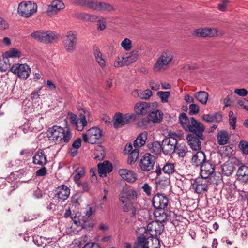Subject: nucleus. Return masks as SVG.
Returning <instances> with one entry per match:
<instances>
[{"instance_id": "1", "label": "nucleus", "mask_w": 248, "mask_h": 248, "mask_svg": "<svg viewBox=\"0 0 248 248\" xmlns=\"http://www.w3.org/2000/svg\"><path fill=\"white\" fill-rule=\"evenodd\" d=\"M79 118L74 114H69L70 123L72 126L77 130L81 131L84 127L87 125V122L92 121V116L90 112L84 108L79 109Z\"/></svg>"}, {"instance_id": "2", "label": "nucleus", "mask_w": 248, "mask_h": 248, "mask_svg": "<svg viewBox=\"0 0 248 248\" xmlns=\"http://www.w3.org/2000/svg\"><path fill=\"white\" fill-rule=\"evenodd\" d=\"M169 137L163 140L162 142V152L166 155H170L176 150L177 144V139H181L182 134L170 132Z\"/></svg>"}, {"instance_id": "3", "label": "nucleus", "mask_w": 248, "mask_h": 248, "mask_svg": "<svg viewBox=\"0 0 248 248\" xmlns=\"http://www.w3.org/2000/svg\"><path fill=\"white\" fill-rule=\"evenodd\" d=\"M37 4L31 1H22L19 4L17 13L21 16L29 18L37 12Z\"/></svg>"}, {"instance_id": "4", "label": "nucleus", "mask_w": 248, "mask_h": 248, "mask_svg": "<svg viewBox=\"0 0 248 248\" xmlns=\"http://www.w3.org/2000/svg\"><path fill=\"white\" fill-rule=\"evenodd\" d=\"M135 118V115L132 113L123 114L121 113H117L113 118L114 127L116 129L122 127L130 123L131 121H134Z\"/></svg>"}, {"instance_id": "5", "label": "nucleus", "mask_w": 248, "mask_h": 248, "mask_svg": "<svg viewBox=\"0 0 248 248\" xmlns=\"http://www.w3.org/2000/svg\"><path fill=\"white\" fill-rule=\"evenodd\" d=\"M31 36L37 41L46 44L51 43L56 38L55 33L50 31H37L32 33Z\"/></svg>"}, {"instance_id": "6", "label": "nucleus", "mask_w": 248, "mask_h": 248, "mask_svg": "<svg viewBox=\"0 0 248 248\" xmlns=\"http://www.w3.org/2000/svg\"><path fill=\"white\" fill-rule=\"evenodd\" d=\"M10 71L15 74H17L21 79H26L31 73V69L26 63H17L11 67Z\"/></svg>"}, {"instance_id": "7", "label": "nucleus", "mask_w": 248, "mask_h": 248, "mask_svg": "<svg viewBox=\"0 0 248 248\" xmlns=\"http://www.w3.org/2000/svg\"><path fill=\"white\" fill-rule=\"evenodd\" d=\"M101 131L97 127H92L89 129L86 133L82 134L84 142L92 144L96 143L101 137Z\"/></svg>"}, {"instance_id": "8", "label": "nucleus", "mask_w": 248, "mask_h": 248, "mask_svg": "<svg viewBox=\"0 0 248 248\" xmlns=\"http://www.w3.org/2000/svg\"><path fill=\"white\" fill-rule=\"evenodd\" d=\"M77 41V34L72 31L67 32L66 36L63 37L64 46L68 52L72 53L74 52L76 48Z\"/></svg>"}, {"instance_id": "9", "label": "nucleus", "mask_w": 248, "mask_h": 248, "mask_svg": "<svg viewBox=\"0 0 248 248\" xmlns=\"http://www.w3.org/2000/svg\"><path fill=\"white\" fill-rule=\"evenodd\" d=\"M155 157L150 154H145L140 161L141 169L148 171L153 169L155 163Z\"/></svg>"}, {"instance_id": "10", "label": "nucleus", "mask_w": 248, "mask_h": 248, "mask_svg": "<svg viewBox=\"0 0 248 248\" xmlns=\"http://www.w3.org/2000/svg\"><path fill=\"white\" fill-rule=\"evenodd\" d=\"M148 232L152 236L151 238L160 235L163 232L164 226L160 221H152L147 226Z\"/></svg>"}, {"instance_id": "11", "label": "nucleus", "mask_w": 248, "mask_h": 248, "mask_svg": "<svg viewBox=\"0 0 248 248\" xmlns=\"http://www.w3.org/2000/svg\"><path fill=\"white\" fill-rule=\"evenodd\" d=\"M154 207L159 210H163L168 204V199L164 194H157L152 200Z\"/></svg>"}, {"instance_id": "12", "label": "nucleus", "mask_w": 248, "mask_h": 248, "mask_svg": "<svg viewBox=\"0 0 248 248\" xmlns=\"http://www.w3.org/2000/svg\"><path fill=\"white\" fill-rule=\"evenodd\" d=\"M193 35L198 37H215L217 35L216 28H200L195 30Z\"/></svg>"}, {"instance_id": "13", "label": "nucleus", "mask_w": 248, "mask_h": 248, "mask_svg": "<svg viewBox=\"0 0 248 248\" xmlns=\"http://www.w3.org/2000/svg\"><path fill=\"white\" fill-rule=\"evenodd\" d=\"M192 188L195 192L198 194L207 191L208 189V183L206 180L202 178H198L194 180L192 183Z\"/></svg>"}, {"instance_id": "14", "label": "nucleus", "mask_w": 248, "mask_h": 248, "mask_svg": "<svg viewBox=\"0 0 248 248\" xmlns=\"http://www.w3.org/2000/svg\"><path fill=\"white\" fill-rule=\"evenodd\" d=\"M138 51L133 50L130 52L120 54L118 56L117 62H135L139 58Z\"/></svg>"}, {"instance_id": "15", "label": "nucleus", "mask_w": 248, "mask_h": 248, "mask_svg": "<svg viewBox=\"0 0 248 248\" xmlns=\"http://www.w3.org/2000/svg\"><path fill=\"white\" fill-rule=\"evenodd\" d=\"M151 110L150 103L146 102H137L134 107V110L138 115H145Z\"/></svg>"}, {"instance_id": "16", "label": "nucleus", "mask_w": 248, "mask_h": 248, "mask_svg": "<svg viewBox=\"0 0 248 248\" xmlns=\"http://www.w3.org/2000/svg\"><path fill=\"white\" fill-rule=\"evenodd\" d=\"M55 196L58 198L59 202H64L67 199L70 193V189L66 185H62L59 186L56 189Z\"/></svg>"}, {"instance_id": "17", "label": "nucleus", "mask_w": 248, "mask_h": 248, "mask_svg": "<svg viewBox=\"0 0 248 248\" xmlns=\"http://www.w3.org/2000/svg\"><path fill=\"white\" fill-rule=\"evenodd\" d=\"M64 8V3L61 0H54L48 6L46 14L48 16H52L58 13L60 10Z\"/></svg>"}, {"instance_id": "18", "label": "nucleus", "mask_w": 248, "mask_h": 248, "mask_svg": "<svg viewBox=\"0 0 248 248\" xmlns=\"http://www.w3.org/2000/svg\"><path fill=\"white\" fill-rule=\"evenodd\" d=\"M200 174L202 178L206 179L214 172V168L212 164L207 161L204 165L200 167Z\"/></svg>"}, {"instance_id": "19", "label": "nucleus", "mask_w": 248, "mask_h": 248, "mask_svg": "<svg viewBox=\"0 0 248 248\" xmlns=\"http://www.w3.org/2000/svg\"><path fill=\"white\" fill-rule=\"evenodd\" d=\"M92 9L102 12H111L114 10L113 6L108 3L93 0Z\"/></svg>"}, {"instance_id": "20", "label": "nucleus", "mask_w": 248, "mask_h": 248, "mask_svg": "<svg viewBox=\"0 0 248 248\" xmlns=\"http://www.w3.org/2000/svg\"><path fill=\"white\" fill-rule=\"evenodd\" d=\"M207 161L204 153L202 151L197 152L192 157V165L196 167H201L204 165Z\"/></svg>"}, {"instance_id": "21", "label": "nucleus", "mask_w": 248, "mask_h": 248, "mask_svg": "<svg viewBox=\"0 0 248 248\" xmlns=\"http://www.w3.org/2000/svg\"><path fill=\"white\" fill-rule=\"evenodd\" d=\"M33 163L34 164L42 166L46 164L47 163V156L44 152L41 150H38L36 152L33 157Z\"/></svg>"}, {"instance_id": "22", "label": "nucleus", "mask_w": 248, "mask_h": 248, "mask_svg": "<svg viewBox=\"0 0 248 248\" xmlns=\"http://www.w3.org/2000/svg\"><path fill=\"white\" fill-rule=\"evenodd\" d=\"M61 129V126L54 125L49 128L46 132L47 137L56 144H59V134Z\"/></svg>"}, {"instance_id": "23", "label": "nucleus", "mask_w": 248, "mask_h": 248, "mask_svg": "<svg viewBox=\"0 0 248 248\" xmlns=\"http://www.w3.org/2000/svg\"><path fill=\"white\" fill-rule=\"evenodd\" d=\"M98 170L101 177H105L107 173H108L112 170V164L108 161H105L103 163H99Z\"/></svg>"}, {"instance_id": "24", "label": "nucleus", "mask_w": 248, "mask_h": 248, "mask_svg": "<svg viewBox=\"0 0 248 248\" xmlns=\"http://www.w3.org/2000/svg\"><path fill=\"white\" fill-rule=\"evenodd\" d=\"M118 173L124 180L129 182H134L137 180L136 174L132 170L122 169L119 170Z\"/></svg>"}, {"instance_id": "25", "label": "nucleus", "mask_w": 248, "mask_h": 248, "mask_svg": "<svg viewBox=\"0 0 248 248\" xmlns=\"http://www.w3.org/2000/svg\"><path fill=\"white\" fill-rule=\"evenodd\" d=\"M186 139L190 148L194 151H198L201 149V141L203 139H200L198 137L187 136Z\"/></svg>"}, {"instance_id": "26", "label": "nucleus", "mask_w": 248, "mask_h": 248, "mask_svg": "<svg viewBox=\"0 0 248 248\" xmlns=\"http://www.w3.org/2000/svg\"><path fill=\"white\" fill-rule=\"evenodd\" d=\"M71 137L72 134L69 130L61 127L60 133L59 134V144L69 142Z\"/></svg>"}, {"instance_id": "27", "label": "nucleus", "mask_w": 248, "mask_h": 248, "mask_svg": "<svg viewBox=\"0 0 248 248\" xmlns=\"http://www.w3.org/2000/svg\"><path fill=\"white\" fill-rule=\"evenodd\" d=\"M237 180L242 183H246L248 181V167L246 166L240 167L236 174Z\"/></svg>"}, {"instance_id": "28", "label": "nucleus", "mask_w": 248, "mask_h": 248, "mask_svg": "<svg viewBox=\"0 0 248 248\" xmlns=\"http://www.w3.org/2000/svg\"><path fill=\"white\" fill-rule=\"evenodd\" d=\"M151 238H146L142 234L138 237L137 240L135 242L134 248H149V243Z\"/></svg>"}, {"instance_id": "29", "label": "nucleus", "mask_w": 248, "mask_h": 248, "mask_svg": "<svg viewBox=\"0 0 248 248\" xmlns=\"http://www.w3.org/2000/svg\"><path fill=\"white\" fill-rule=\"evenodd\" d=\"M163 119V113L159 110H156L149 113L147 116L148 122L154 123H159Z\"/></svg>"}, {"instance_id": "30", "label": "nucleus", "mask_w": 248, "mask_h": 248, "mask_svg": "<svg viewBox=\"0 0 248 248\" xmlns=\"http://www.w3.org/2000/svg\"><path fill=\"white\" fill-rule=\"evenodd\" d=\"M152 92L147 89L144 91L141 90H136L132 92V95L134 96H138L141 99L147 100L152 95Z\"/></svg>"}, {"instance_id": "31", "label": "nucleus", "mask_w": 248, "mask_h": 248, "mask_svg": "<svg viewBox=\"0 0 248 248\" xmlns=\"http://www.w3.org/2000/svg\"><path fill=\"white\" fill-rule=\"evenodd\" d=\"M202 119L208 123H217L222 121V117L220 113H216L213 115L204 114L202 116Z\"/></svg>"}, {"instance_id": "32", "label": "nucleus", "mask_w": 248, "mask_h": 248, "mask_svg": "<svg viewBox=\"0 0 248 248\" xmlns=\"http://www.w3.org/2000/svg\"><path fill=\"white\" fill-rule=\"evenodd\" d=\"M229 139V134L227 131L221 130L218 132L217 140L219 145H223L227 144Z\"/></svg>"}, {"instance_id": "33", "label": "nucleus", "mask_w": 248, "mask_h": 248, "mask_svg": "<svg viewBox=\"0 0 248 248\" xmlns=\"http://www.w3.org/2000/svg\"><path fill=\"white\" fill-rule=\"evenodd\" d=\"M147 140L146 132H143L140 134L134 140L133 145L135 149H138L145 144Z\"/></svg>"}, {"instance_id": "34", "label": "nucleus", "mask_w": 248, "mask_h": 248, "mask_svg": "<svg viewBox=\"0 0 248 248\" xmlns=\"http://www.w3.org/2000/svg\"><path fill=\"white\" fill-rule=\"evenodd\" d=\"M2 56L3 58L6 59L9 58H20L22 56V54L20 50L15 48H12L3 53Z\"/></svg>"}, {"instance_id": "35", "label": "nucleus", "mask_w": 248, "mask_h": 248, "mask_svg": "<svg viewBox=\"0 0 248 248\" xmlns=\"http://www.w3.org/2000/svg\"><path fill=\"white\" fill-rule=\"evenodd\" d=\"M235 170V167L231 162H226L222 166V171L223 174L230 176Z\"/></svg>"}, {"instance_id": "36", "label": "nucleus", "mask_w": 248, "mask_h": 248, "mask_svg": "<svg viewBox=\"0 0 248 248\" xmlns=\"http://www.w3.org/2000/svg\"><path fill=\"white\" fill-rule=\"evenodd\" d=\"M194 97L202 104H206L208 98V93L205 91H199L194 93Z\"/></svg>"}, {"instance_id": "37", "label": "nucleus", "mask_w": 248, "mask_h": 248, "mask_svg": "<svg viewBox=\"0 0 248 248\" xmlns=\"http://www.w3.org/2000/svg\"><path fill=\"white\" fill-rule=\"evenodd\" d=\"M179 119L182 127L186 130H187L190 125V119H189L186 114L184 112L180 114Z\"/></svg>"}, {"instance_id": "38", "label": "nucleus", "mask_w": 248, "mask_h": 248, "mask_svg": "<svg viewBox=\"0 0 248 248\" xmlns=\"http://www.w3.org/2000/svg\"><path fill=\"white\" fill-rule=\"evenodd\" d=\"M162 144L158 141H155L149 146V149L151 153L155 155H158L162 151Z\"/></svg>"}, {"instance_id": "39", "label": "nucleus", "mask_w": 248, "mask_h": 248, "mask_svg": "<svg viewBox=\"0 0 248 248\" xmlns=\"http://www.w3.org/2000/svg\"><path fill=\"white\" fill-rule=\"evenodd\" d=\"M173 59L171 52L164 51L156 62H171Z\"/></svg>"}, {"instance_id": "40", "label": "nucleus", "mask_w": 248, "mask_h": 248, "mask_svg": "<svg viewBox=\"0 0 248 248\" xmlns=\"http://www.w3.org/2000/svg\"><path fill=\"white\" fill-rule=\"evenodd\" d=\"M193 129L195 130L205 129V127L201 123L198 122L194 117H191L190 118V125L186 131Z\"/></svg>"}, {"instance_id": "41", "label": "nucleus", "mask_w": 248, "mask_h": 248, "mask_svg": "<svg viewBox=\"0 0 248 248\" xmlns=\"http://www.w3.org/2000/svg\"><path fill=\"white\" fill-rule=\"evenodd\" d=\"M175 167L174 163L168 162L164 165L162 170L164 173L170 175L175 172Z\"/></svg>"}, {"instance_id": "42", "label": "nucleus", "mask_w": 248, "mask_h": 248, "mask_svg": "<svg viewBox=\"0 0 248 248\" xmlns=\"http://www.w3.org/2000/svg\"><path fill=\"white\" fill-rule=\"evenodd\" d=\"M139 155V151L138 149H135L132 150L128 155L127 160L128 164L132 165L136 162L138 158Z\"/></svg>"}, {"instance_id": "43", "label": "nucleus", "mask_w": 248, "mask_h": 248, "mask_svg": "<svg viewBox=\"0 0 248 248\" xmlns=\"http://www.w3.org/2000/svg\"><path fill=\"white\" fill-rule=\"evenodd\" d=\"M176 150L178 156L182 158H184L190 152L188 150L187 147L183 144H181L178 147H176Z\"/></svg>"}, {"instance_id": "44", "label": "nucleus", "mask_w": 248, "mask_h": 248, "mask_svg": "<svg viewBox=\"0 0 248 248\" xmlns=\"http://www.w3.org/2000/svg\"><path fill=\"white\" fill-rule=\"evenodd\" d=\"M95 159L101 160L104 159L105 156V153L103 148L101 146H98L96 147L94 153Z\"/></svg>"}, {"instance_id": "45", "label": "nucleus", "mask_w": 248, "mask_h": 248, "mask_svg": "<svg viewBox=\"0 0 248 248\" xmlns=\"http://www.w3.org/2000/svg\"><path fill=\"white\" fill-rule=\"evenodd\" d=\"M93 0H74L73 2L78 5L87 7L92 9Z\"/></svg>"}, {"instance_id": "46", "label": "nucleus", "mask_w": 248, "mask_h": 248, "mask_svg": "<svg viewBox=\"0 0 248 248\" xmlns=\"http://www.w3.org/2000/svg\"><path fill=\"white\" fill-rule=\"evenodd\" d=\"M121 46L125 51H128L132 48V41L129 38H124L121 43Z\"/></svg>"}, {"instance_id": "47", "label": "nucleus", "mask_w": 248, "mask_h": 248, "mask_svg": "<svg viewBox=\"0 0 248 248\" xmlns=\"http://www.w3.org/2000/svg\"><path fill=\"white\" fill-rule=\"evenodd\" d=\"M75 175L74 176V181L77 183L79 179L84 175L85 173V170L83 168L79 167L75 170L74 171Z\"/></svg>"}, {"instance_id": "48", "label": "nucleus", "mask_w": 248, "mask_h": 248, "mask_svg": "<svg viewBox=\"0 0 248 248\" xmlns=\"http://www.w3.org/2000/svg\"><path fill=\"white\" fill-rule=\"evenodd\" d=\"M205 129H198L195 130L194 129L191 130H188L191 132L187 136H192V137H198L200 139H203V133Z\"/></svg>"}, {"instance_id": "49", "label": "nucleus", "mask_w": 248, "mask_h": 248, "mask_svg": "<svg viewBox=\"0 0 248 248\" xmlns=\"http://www.w3.org/2000/svg\"><path fill=\"white\" fill-rule=\"evenodd\" d=\"M155 216L156 217V220L155 221H160L162 223L167 218L166 214L164 213V211L163 210L155 212Z\"/></svg>"}, {"instance_id": "50", "label": "nucleus", "mask_w": 248, "mask_h": 248, "mask_svg": "<svg viewBox=\"0 0 248 248\" xmlns=\"http://www.w3.org/2000/svg\"><path fill=\"white\" fill-rule=\"evenodd\" d=\"M229 124L233 130L236 128V116L234 114L233 111H230L229 113Z\"/></svg>"}, {"instance_id": "51", "label": "nucleus", "mask_w": 248, "mask_h": 248, "mask_svg": "<svg viewBox=\"0 0 248 248\" xmlns=\"http://www.w3.org/2000/svg\"><path fill=\"white\" fill-rule=\"evenodd\" d=\"M169 63H155L153 66L154 72H158L166 69Z\"/></svg>"}, {"instance_id": "52", "label": "nucleus", "mask_w": 248, "mask_h": 248, "mask_svg": "<svg viewBox=\"0 0 248 248\" xmlns=\"http://www.w3.org/2000/svg\"><path fill=\"white\" fill-rule=\"evenodd\" d=\"M93 54L96 62H100V61L105 62V60L102 56V54L98 48L96 47L94 49Z\"/></svg>"}, {"instance_id": "53", "label": "nucleus", "mask_w": 248, "mask_h": 248, "mask_svg": "<svg viewBox=\"0 0 248 248\" xmlns=\"http://www.w3.org/2000/svg\"><path fill=\"white\" fill-rule=\"evenodd\" d=\"M169 92H163L159 91L157 93V95L161 98L162 102H167L168 101V97L170 96Z\"/></svg>"}, {"instance_id": "54", "label": "nucleus", "mask_w": 248, "mask_h": 248, "mask_svg": "<svg viewBox=\"0 0 248 248\" xmlns=\"http://www.w3.org/2000/svg\"><path fill=\"white\" fill-rule=\"evenodd\" d=\"M126 196L128 197L129 200L136 199L137 197V193L133 189H130L126 191H124Z\"/></svg>"}, {"instance_id": "55", "label": "nucleus", "mask_w": 248, "mask_h": 248, "mask_svg": "<svg viewBox=\"0 0 248 248\" xmlns=\"http://www.w3.org/2000/svg\"><path fill=\"white\" fill-rule=\"evenodd\" d=\"M239 148L245 154H248V142L244 140H241L239 144Z\"/></svg>"}, {"instance_id": "56", "label": "nucleus", "mask_w": 248, "mask_h": 248, "mask_svg": "<svg viewBox=\"0 0 248 248\" xmlns=\"http://www.w3.org/2000/svg\"><path fill=\"white\" fill-rule=\"evenodd\" d=\"M189 114L192 115L198 114L199 111V107L198 105L195 104L190 105L189 106Z\"/></svg>"}, {"instance_id": "57", "label": "nucleus", "mask_w": 248, "mask_h": 248, "mask_svg": "<svg viewBox=\"0 0 248 248\" xmlns=\"http://www.w3.org/2000/svg\"><path fill=\"white\" fill-rule=\"evenodd\" d=\"M71 202L76 205H79L81 201V196L79 193H76L71 197Z\"/></svg>"}, {"instance_id": "58", "label": "nucleus", "mask_w": 248, "mask_h": 248, "mask_svg": "<svg viewBox=\"0 0 248 248\" xmlns=\"http://www.w3.org/2000/svg\"><path fill=\"white\" fill-rule=\"evenodd\" d=\"M234 93L239 96L245 97L247 95L248 91L244 88L236 89L234 90Z\"/></svg>"}, {"instance_id": "59", "label": "nucleus", "mask_w": 248, "mask_h": 248, "mask_svg": "<svg viewBox=\"0 0 248 248\" xmlns=\"http://www.w3.org/2000/svg\"><path fill=\"white\" fill-rule=\"evenodd\" d=\"M238 104L244 109L248 111V101L247 99L243 98L240 100L238 101Z\"/></svg>"}, {"instance_id": "60", "label": "nucleus", "mask_w": 248, "mask_h": 248, "mask_svg": "<svg viewBox=\"0 0 248 248\" xmlns=\"http://www.w3.org/2000/svg\"><path fill=\"white\" fill-rule=\"evenodd\" d=\"M11 67L10 63H0V71L1 72L10 70Z\"/></svg>"}, {"instance_id": "61", "label": "nucleus", "mask_w": 248, "mask_h": 248, "mask_svg": "<svg viewBox=\"0 0 248 248\" xmlns=\"http://www.w3.org/2000/svg\"><path fill=\"white\" fill-rule=\"evenodd\" d=\"M125 195V193L124 191L121 192L119 195V200L123 204L129 202V200Z\"/></svg>"}, {"instance_id": "62", "label": "nucleus", "mask_w": 248, "mask_h": 248, "mask_svg": "<svg viewBox=\"0 0 248 248\" xmlns=\"http://www.w3.org/2000/svg\"><path fill=\"white\" fill-rule=\"evenodd\" d=\"M47 170L45 167H43L41 169L38 170L36 172V176H44L46 175Z\"/></svg>"}, {"instance_id": "63", "label": "nucleus", "mask_w": 248, "mask_h": 248, "mask_svg": "<svg viewBox=\"0 0 248 248\" xmlns=\"http://www.w3.org/2000/svg\"><path fill=\"white\" fill-rule=\"evenodd\" d=\"M151 238V240L152 241V246H149V248H159V240L157 238Z\"/></svg>"}, {"instance_id": "64", "label": "nucleus", "mask_w": 248, "mask_h": 248, "mask_svg": "<svg viewBox=\"0 0 248 248\" xmlns=\"http://www.w3.org/2000/svg\"><path fill=\"white\" fill-rule=\"evenodd\" d=\"M82 248H100V247L96 243L89 242L86 243Z\"/></svg>"}]
</instances>
